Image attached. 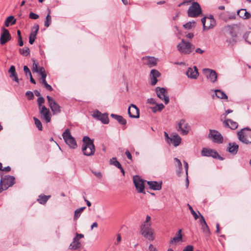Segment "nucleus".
Segmentation results:
<instances>
[{"label": "nucleus", "mask_w": 251, "mask_h": 251, "mask_svg": "<svg viewBox=\"0 0 251 251\" xmlns=\"http://www.w3.org/2000/svg\"><path fill=\"white\" fill-rule=\"evenodd\" d=\"M82 151L84 155L91 156L95 151V147L93 143V140L88 136H84L83 138V145Z\"/></svg>", "instance_id": "obj_1"}, {"label": "nucleus", "mask_w": 251, "mask_h": 251, "mask_svg": "<svg viewBox=\"0 0 251 251\" xmlns=\"http://www.w3.org/2000/svg\"><path fill=\"white\" fill-rule=\"evenodd\" d=\"M237 134L239 141L243 144L248 145L251 143V129L248 127L243 128Z\"/></svg>", "instance_id": "obj_2"}, {"label": "nucleus", "mask_w": 251, "mask_h": 251, "mask_svg": "<svg viewBox=\"0 0 251 251\" xmlns=\"http://www.w3.org/2000/svg\"><path fill=\"white\" fill-rule=\"evenodd\" d=\"M195 49V46L184 39L177 45V49L179 52L185 54H190Z\"/></svg>", "instance_id": "obj_3"}, {"label": "nucleus", "mask_w": 251, "mask_h": 251, "mask_svg": "<svg viewBox=\"0 0 251 251\" xmlns=\"http://www.w3.org/2000/svg\"><path fill=\"white\" fill-rule=\"evenodd\" d=\"M140 232L142 236L150 241H153L154 239L153 230L150 224L144 223L142 225L140 228Z\"/></svg>", "instance_id": "obj_4"}, {"label": "nucleus", "mask_w": 251, "mask_h": 251, "mask_svg": "<svg viewBox=\"0 0 251 251\" xmlns=\"http://www.w3.org/2000/svg\"><path fill=\"white\" fill-rule=\"evenodd\" d=\"M225 36L229 45L233 46L237 42V34L233 28L228 26L226 28Z\"/></svg>", "instance_id": "obj_5"}, {"label": "nucleus", "mask_w": 251, "mask_h": 251, "mask_svg": "<svg viewBox=\"0 0 251 251\" xmlns=\"http://www.w3.org/2000/svg\"><path fill=\"white\" fill-rule=\"evenodd\" d=\"M63 138L65 143L71 149H75L77 147L76 142L75 138L71 135L69 129H66L62 134Z\"/></svg>", "instance_id": "obj_6"}, {"label": "nucleus", "mask_w": 251, "mask_h": 251, "mask_svg": "<svg viewBox=\"0 0 251 251\" xmlns=\"http://www.w3.org/2000/svg\"><path fill=\"white\" fill-rule=\"evenodd\" d=\"M201 9L197 2H193L189 7L187 13L189 17H197L201 13Z\"/></svg>", "instance_id": "obj_7"}, {"label": "nucleus", "mask_w": 251, "mask_h": 251, "mask_svg": "<svg viewBox=\"0 0 251 251\" xmlns=\"http://www.w3.org/2000/svg\"><path fill=\"white\" fill-rule=\"evenodd\" d=\"M201 21L204 30L212 28L216 25V21L212 15L202 18L201 19Z\"/></svg>", "instance_id": "obj_8"}, {"label": "nucleus", "mask_w": 251, "mask_h": 251, "mask_svg": "<svg viewBox=\"0 0 251 251\" xmlns=\"http://www.w3.org/2000/svg\"><path fill=\"white\" fill-rule=\"evenodd\" d=\"M84 236L83 234L76 233L72 242L69 246V249L76 250L80 248L81 246V244L79 240L80 239L84 238Z\"/></svg>", "instance_id": "obj_9"}, {"label": "nucleus", "mask_w": 251, "mask_h": 251, "mask_svg": "<svg viewBox=\"0 0 251 251\" xmlns=\"http://www.w3.org/2000/svg\"><path fill=\"white\" fill-rule=\"evenodd\" d=\"M155 91L157 97L163 100L165 104L169 103V97L166 89L157 87L156 88Z\"/></svg>", "instance_id": "obj_10"}, {"label": "nucleus", "mask_w": 251, "mask_h": 251, "mask_svg": "<svg viewBox=\"0 0 251 251\" xmlns=\"http://www.w3.org/2000/svg\"><path fill=\"white\" fill-rule=\"evenodd\" d=\"M189 127V124L184 119L180 120L176 126L177 130L183 135H186L188 133Z\"/></svg>", "instance_id": "obj_11"}, {"label": "nucleus", "mask_w": 251, "mask_h": 251, "mask_svg": "<svg viewBox=\"0 0 251 251\" xmlns=\"http://www.w3.org/2000/svg\"><path fill=\"white\" fill-rule=\"evenodd\" d=\"M133 180L138 192L145 194L144 181L138 176H133Z\"/></svg>", "instance_id": "obj_12"}, {"label": "nucleus", "mask_w": 251, "mask_h": 251, "mask_svg": "<svg viewBox=\"0 0 251 251\" xmlns=\"http://www.w3.org/2000/svg\"><path fill=\"white\" fill-rule=\"evenodd\" d=\"M208 136L214 143L221 144L223 142V137L222 135L217 130L210 129Z\"/></svg>", "instance_id": "obj_13"}, {"label": "nucleus", "mask_w": 251, "mask_h": 251, "mask_svg": "<svg viewBox=\"0 0 251 251\" xmlns=\"http://www.w3.org/2000/svg\"><path fill=\"white\" fill-rule=\"evenodd\" d=\"M49 106L54 114L59 113L61 112V107L59 104L53 99L52 98L49 96H47Z\"/></svg>", "instance_id": "obj_14"}, {"label": "nucleus", "mask_w": 251, "mask_h": 251, "mask_svg": "<svg viewBox=\"0 0 251 251\" xmlns=\"http://www.w3.org/2000/svg\"><path fill=\"white\" fill-rule=\"evenodd\" d=\"M92 116L94 118L100 121L103 124H107L109 123L108 115L106 113L102 114L97 110L94 112Z\"/></svg>", "instance_id": "obj_15"}, {"label": "nucleus", "mask_w": 251, "mask_h": 251, "mask_svg": "<svg viewBox=\"0 0 251 251\" xmlns=\"http://www.w3.org/2000/svg\"><path fill=\"white\" fill-rule=\"evenodd\" d=\"M201 154L203 156L212 157L214 158L219 157L221 159H222V158L219 155L218 153L213 149L205 148H203L201 151Z\"/></svg>", "instance_id": "obj_16"}, {"label": "nucleus", "mask_w": 251, "mask_h": 251, "mask_svg": "<svg viewBox=\"0 0 251 251\" xmlns=\"http://www.w3.org/2000/svg\"><path fill=\"white\" fill-rule=\"evenodd\" d=\"M203 72L206 77L212 83H214L216 81L217 79V74L214 70L206 68L203 70Z\"/></svg>", "instance_id": "obj_17"}, {"label": "nucleus", "mask_w": 251, "mask_h": 251, "mask_svg": "<svg viewBox=\"0 0 251 251\" xmlns=\"http://www.w3.org/2000/svg\"><path fill=\"white\" fill-rule=\"evenodd\" d=\"M41 117L45 120L46 123H49L51 121V114L50 110L45 105H43L39 108Z\"/></svg>", "instance_id": "obj_18"}, {"label": "nucleus", "mask_w": 251, "mask_h": 251, "mask_svg": "<svg viewBox=\"0 0 251 251\" xmlns=\"http://www.w3.org/2000/svg\"><path fill=\"white\" fill-rule=\"evenodd\" d=\"M0 180H2V182L3 184V186H4V189H8L15 183V177L13 176H5Z\"/></svg>", "instance_id": "obj_19"}, {"label": "nucleus", "mask_w": 251, "mask_h": 251, "mask_svg": "<svg viewBox=\"0 0 251 251\" xmlns=\"http://www.w3.org/2000/svg\"><path fill=\"white\" fill-rule=\"evenodd\" d=\"M128 114L130 118H138L139 117V109L135 105L131 104L128 108Z\"/></svg>", "instance_id": "obj_20"}, {"label": "nucleus", "mask_w": 251, "mask_h": 251, "mask_svg": "<svg viewBox=\"0 0 251 251\" xmlns=\"http://www.w3.org/2000/svg\"><path fill=\"white\" fill-rule=\"evenodd\" d=\"M1 29L2 32L0 38V43L1 45H4L11 39V36L7 29L4 27H2Z\"/></svg>", "instance_id": "obj_21"}, {"label": "nucleus", "mask_w": 251, "mask_h": 251, "mask_svg": "<svg viewBox=\"0 0 251 251\" xmlns=\"http://www.w3.org/2000/svg\"><path fill=\"white\" fill-rule=\"evenodd\" d=\"M145 63L150 67L155 66L157 64L158 59L152 56H145L143 57Z\"/></svg>", "instance_id": "obj_22"}, {"label": "nucleus", "mask_w": 251, "mask_h": 251, "mask_svg": "<svg viewBox=\"0 0 251 251\" xmlns=\"http://www.w3.org/2000/svg\"><path fill=\"white\" fill-rule=\"evenodd\" d=\"M160 73L156 70H151L150 73L151 84L155 85L157 82V78L160 76Z\"/></svg>", "instance_id": "obj_23"}, {"label": "nucleus", "mask_w": 251, "mask_h": 251, "mask_svg": "<svg viewBox=\"0 0 251 251\" xmlns=\"http://www.w3.org/2000/svg\"><path fill=\"white\" fill-rule=\"evenodd\" d=\"M39 26L38 25H35L33 27L29 35V43L32 45L35 41L36 36L39 30Z\"/></svg>", "instance_id": "obj_24"}, {"label": "nucleus", "mask_w": 251, "mask_h": 251, "mask_svg": "<svg viewBox=\"0 0 251 251\" xmlns=\"http://www.w3.org/2000/svg\"><path fill=\"white\" fill-rule=\"evenodd\" d=\"M187 76L192 79H196L199 75V73L197 68L194 66L193 68H189L186 72Z\"/></svg>", "instance_id": "obj_25"}, {"label": "nucleus", "mask_w": 251, "mask_h": 251, "mask_svg": "<svg viewBox=\"0 0 251 251\" xmlns=\"http://www.w3.org/2000/svg\"><path fill=\"white\" fill-rule=\"evenodd\" d=\"M239 146L236 143H229L227 151L233 155H235L238 151Z\"/></svg>", "instance_id": "obj_26"}, {"label": "nucleus", "mask_w": 251, "mask_h": 251, "mask_svg": "<svg viewBox=\"0 0 251 251\" xmlns=\"http://www.w3.org/2000/svg\"><path fill=\"white\" fill-rule=\"evenodd\" d=\"M147 183L150 188L153 190H160L161 189L162 182H158L154 181H148Z\"/></svg>", "instance_id": "obj_27"}, {"label": "nucleus", "mask_w": 251, "mask_h": 251, "mask_svg": "<svg viewBox=\"0 0 251 251\" xmlns=\"http://www.w3.org/2000/svg\"><path fill=\"white\" fill-rule=\"evenodd\" d=\"M181 138L177 134L173 135L170 139V143H172L175 147L178 146L181 143Z\"/></svg>", "instance_id": "obj_28"}, {"label": "nucleus", "mask_w": 251, "mask_h": 251, "mask_svg": "<svg viewBox=\"0 0 251 251\" xmlns=\"http://www.w3.org/2000/svg\"><path fill=\"white\" fill-rule=\"evenodd\" d=\"M223 124L226 126L232 129H235L238 127L237 123L233 121L230 119H227L224 121Z\"/></svg>", "instance_id": "obj_29"}, {"label": "nucleus", "mask_w": 251, "mask_h": 251, "mask_svg": "<svg viewBox=\"0 0 251 251\" xmlns=\"http://www.w3.org/2000/svg\"><path fill=\"white\" fill-rule=\"evenodd\" d=\"M237 15L241 18L247 19L251 17V14L247 12L245 9H241L237 12Z\"/></svg>", "instance_id": "obj_30"}, {"label": "nucleus", "mask_w": 251, "mask_h": 251, "mask_svg": "<svg viewBox=\"0 0 251 251\" xmlns=\"http://www.w3.org/2000/svg\"><path fill=\"white\" fill-rule=\"evenodd\" d=\"M110 116L113 118L116 119L119 124L125 125L126 124V120L124 119L122 116L118 115L115 114H111Z\"/></svg>", "instance_id": "obj_31"}, {"label": "nucleus", "mask_w": 251, "mask_h": 251, "mask_svg": "<svg viewBox=\"0 0 251 251\" xmlns=\"http://www.w3.org/2000/svg\"><path fill=\"white\" fill-rule=\"evenodd\" d=\"M16 22V19H15L13 16H8L5 21L4 25L6 27H8L10 25L15 24Z\"/></svg>", "instance_id": "obj_32"}, {"label": "nucleus", "mask_w": 251, "mask_h": 251, "mask_svg": "<svg viewBox=\"0 0 251 251\" xmlns=\"http://www.w3.org/2000/svg\"><path fill=\"white\" fill-rule=\"evenodd\" d=\"M182 237L181 230L179 229L176 233V236L171 240L170 243L173 244L174 243H177L181 240Z\"/></svg>", "instance_id": "obj_33"}, {"label": "nucleus", "mask_w": 251, "mask_h": 251, "mask_svg": "<svg viewBox=\"0 0 251 251\" xmlns=\"http://www.w3.org/2000/svg\"><path fill=\"white\" fill-rule=\"evenodd\" d=\"M215 95L217 98L221 99H227V96L221 90H215Z\"/></svg>", "instance_id": "obj_34"}, {"label": "nucleus", "mask_w": 251, "mask_h": 251, "mask_svg": "<svg viewBox=\"0 0 251 251\" xmlns=\"http://www.w3.org/2000/svg\"><path fill=\"white\" fill-rule=\"evenodd\" d=\"M50 197V196L40 195L39 196V198L37 199V201L40 203L44 204L47 202Z\"/></svg>", "instance_id": "obj_35"}, {"label": "nucleus", "mask_w": 251, "mask_h": 251, "mask_svg": "<svg viewBox=\"0 0 251 251\" xmlns=\"http://www.w3.org/2000/svg\"><path fill=\"white\" fill-rule=\"evenodd\" d=\"M85 208V207H82L81 208L76 209L75 211L74 219L77 220L80 216L81 213Z\"/></svg>", "instance_id": "obj_36"}, {"label": "nucleus", "mask_w": 251, "mask_h": 251, "mask_svg": "<svg viewBox=\"0 0 251 251\" xmlns=\"http://www.w3.org/2000/svg\"><path fill=\"white\" fill-rule=\"evenodd\" d=\"M50 10L49 9V13L46 17L45 22V26L47 27H49L51 23V17L50 15Z\"/></svg>", "instance_id": "obj_37"}, {"label": "nucleus", "mask_w": 251, "mask_h": 251, "mask_svg": "<svg viewBox=\"0 0 251 251\" xmlns=\"http://www.w3.org/2000/svg\"><path fill=\"white\" fill-rule=\"evenodd\" d=\"M33 120L34 121L35 125L38 129V130L41 131L43 129L41 121L37 118L34 117Z\"/></svg>", "instance_id": "obj_38"}, {"label": "nucleus", "mask_w": 251, "mask_h": 251, "mask_svg": "<svg viewBox=\"0 0 251 251\" xmlns=\"http://www.w3.org/2000/svg\"><path fill=\"white\" fill-rule=\"evenodd\" d=\"M110 163L111 164H112L117 167L118 168H121V164L120 163V162L117 160L116 157H113L112 159L110 160Z\"/></svg>", "instance_id": "obj_39"}, {"label": "nucleus", "mask_w": 251, "mask_h": 251, "mask_svg": "<svg viewBox=\"0 0 251 251\" xmlns=\"http://www.w3.org/2000/svg\"><path fill=\"white\" fill-rule=\"evenodd\" d=\"M19 51L20 53L24 56H27L30 53V50L28 48L25 47L23 49H20Z\"/></svg>", "instance_id": "obj_40"}, {"label": "nucleus", "mask_w": 251, "mask_h": 251, "mask_svg": "<svg viewBox=\"0 0 251 251\" xmlns=\"http://www.w3.org/2000/svg\"><path fill=\"white\" fill-rule=\"evenodd\" d=\"M196 23L194 21L189 22L183 25V27L186 29H190L192 27L195 26Z\"/></svg>", "instance_id": "obj_41"}, {"label": "nucleus", "mask_w": 251, "mask_h": 251, "mask_svg": "<svg viewBox=\"0 0 251 251\" xmlns=\"http://www.w3.org/2000/svg\"><path fill=\"white\" fill-rule=\"evenodd\" d=\"M187 206L188 207L189 209L190 210L191 214L194 216V218L195 220H197L199 218L198 215L196 213V212L193 210L192 207L189 204H187Z\"/></svg>", "instance_id": "obj_42"}, {"label": "nucleus", "mask_w": 251, "mask_h": 251, "mask_svg": "<svg viewBox=\"0 0 251 251\" xmlns=\"http://www.w3.org/2000/svg\"><path fill=\"white\" fill-rule=\"evenodd\" d=\"M201 226V229L203 232L205 233V234H210V230L207 225V224H203Z\"/></svg>", "instance_id": "obj_43"}, {"label": "nucleus", "mask_w": 251, "mask_h": 251, "mask_svg": "<svg viewBox=\"0 0 251 251\" xmlns=\"http://www.w3.org/2000/svg\"><path fill=\"white\" fill-rule=\"evenodd\" d=\"M244 38L247 42L251 44V32H249L248 33H246L244 35Z\"/></svg>", "instance_id": "obj_44"}, {"label": "nucleus", "mask_w": 251, "mask_h": 251, "mask_svg": "<svg viewBox=\"0 0 251 251\" xmlns=\"http://www.w3.org/2000/svg\"><path fill=\"white\" fill-rule=\"evenodd\" d=\"M45 102V99L43 97H39L37 99V103L38 106L40 108H41L43 105H42V103H44Z\"/></svg>", "instance_id": "obj_45"}, {"label": "nucleus", "mask_w": 251, "mask_h": 251, "mask_svg": "<svg viewBox=\"0 0 251 251\" xmlns=\"http://www.w3.org/2000/svg\"><path fill=\"white\" fill-rule=\"evenodd\" d=\"M39 17L38 14L30 12L29 14V18L31 19L36 20Z\"/></svg>", "instance_id": "obj_46"}, {"label": "nucleus", "mask_w": 251, "mask_h": 251, "mask_svg": "<svg viewBox=\"0 0 251 251\" xmlns=\"http://www.w3.org/2000/svg\"><path fill=\"white\" fill-rule=\"evenodd\" d=\"M24 71L26 76H27L28 75L31 76V75H32L30 70L26 66H24Z\"/></svg>", "instance_id": "obj_47"}, {"label": "nucleus", "mask_w": 251, "mask_h": 251, "mask_svg": "<svg viewBox=\"0 0 251 251\" xmlns=\"http://www.w3.org/2000/svg\"><path fill=\"white\" fill-rule=\"evenodd\" d=\"M10 77L12 78L13 80L17 82H19V79L17 77V75L16 73L11 74L10 75Z\"/></svg>", "instance_id": "obj_48"}, {"label": "nucleus", "mask_w": 251, "mask_h": 251, "mask_svg": "<svg viewBox=\"0 0 251 251\" xmlns=\"http://www.w3.org/2000/svg\"><path fill=\"white\" fill-rule=\"evenodd\" d=\"M25 95L27 96L29 100H32L34 98L33 93L31 91H27L25 93Z\"/></svg>", "instance_id": "obj_49"}, {"label": "nucleus", "mask_w": 251, "mask_h": 251, "mask_svg": "<svg viewBox=\"0 0 251 251\" xmlns=\"http://www.w3.org/2000/svg\"><path fill=\"white\" fill-rule=\"evenodd\" d=\"M32 61H33L32 70L33 71L36 72L39 69L38 67V64L36 63L35 60L34 59H32Z\"/></svg>", "instance_id": "obj_50"}, {"label": "nucleus", "mask_w": 251, "mask_h": 251, "mask_svg": "<svg viewBox=\"0 0 251 251\" xmlns=\"http://www.w3.org/2000/svg\"><path fill=\"white\" fill-rule=\"evenodd\" d=\"M92 173L96 177H97L98 178H99L100 179L102 176V175L100 172H96V171H93Z\"/></svg>", "instance_id": "obj_51"}, {"label": "nucleus", "mask_w": 251, "mask_h": 251, "mask_svg": "<svg viewBox=\"0 0 251 251\" xmlns=\"http://www.w3.org/2000/svg\"><path fill=\"white\" fill-rule=\"evenodd\" d=\"M183 251H193V247L192 245H187L184 248Z\"/></svg>", "instance_id": "obj_52"}, {"label": "nucleus", "mask_w": 251, "mask_h": 251, "mask_svg": "<svg viewBox=\"0 0 251 251\" xmlns=\"http://www.w3.org/2000/svg\"><path fill=\"white\" fill-rule=\"evenodd\" d=\"M36 73H38L40 75H41L43 74V73H46V71L45 69L43 67H41L39 68Z\"/></svg>", "instance_id": "obj_53"}, {"label": "nucleus", "mask_w": 251, "mask_h": 251, "mask_svg": "<svg viewBox=\"0 0 251 251\" xmlns=\"http://www.w3.org/2000/svg\"><path fill=\"white\" fill-rule=\"evenodd\" d=\"M174 160L177 163V166L178 167L180 168V169H181L182 168V164H181V161H180L179 159H178V158H174Z\"/></svg>", "instance_id": "obj_54"}, {"label": "nucleus", "mask_w": 251, "mask_h": 251, "mask_svg": "<svg viewBox=\"0 0 251 251\" xmlns=\"http://www.w3.org/2000/svg\"><path fill=\"white\" fill-rule=\"evenodd\" d=\"M164 136L166 142L170 144V139H171V137H169L168 134L165 131L164 132Z\"/></svg>", "instance_id": "obj_55"}, {"label": "nucleus", "mask_w": 251, "mask_h": 251, "mask_svg": "<svg viewBox=\"0 0 251 251\" xmlns=\"http://www.w3.org/2000/svg\"><path fill=\"white\" fill-rule=\"evenodd\" d=\"M125 154L126 155V156H127V157L130 159V160H132V155H131V154L130 153V152L128 150H126V152H125Z\"/></svg>", "instance_id": "obj_56"}, {"label": "nucleus", "mask_w": 251, "mask_h": 251, "mask_svg": "<svg viewBox=\"0 0 251 251\" xmlns=\"http://www.w3.org/2000/svg\"><path fill=\"white\" fill-rule=\"evenodd\" d=\"M200 222L201 225L206 224L203 216L201 215V219Z\"/></svg>", "instance_id": "obj_57"}, {"label": "nucleus", "mask_w": 251, "mask_h": 251, "mask_svg": "<svg viewBox=\"0 0 251 251\" xmlns=\"http://www.w3.org/2000/svg\"><path fill=\"white\" fill-rule=\"evenodd\" d=\"M7 189H4V186H3V184L2 182V180L0 181V193H1L3 190H6Z\"/></svg>", "instance_id": "obj_58"}, {"label": "nucleus", "mask_w": 251, "mask_h": 251, "mask_svg": "<svg viewBox=\"0 0 251 251\" xmlns=\"http://www.w3.org/2000/svg\"><path fill=\"white\" fill-rule=\"evenodd\" d=\"M10 74L15 73L16 72L15 68L14 66H11L8 71Z\"/></svg>", "instance_id": "obj_59"}, {"label": "nucleus", "mask_w": 251, "mask_h": 251, "mask_svg": "<svg viewBox=\"0 0 251 251\" xmlns=\"http://www.w3.org/2000/svg\"><path fill=\"white\" fill-rule=\"evenodd\" d=\"M156 106H157V109L158 111H161L164 108V106L162 103L157 104Z\"/></svg>", "instance_id": "obj_60"}, {"label": "nucleus", "mask_w": 251, "mask_h": 251, "mask_svg": "<svg viewBox=\"0 0 251 251\" xmlns=\"http://www.w3.org/2000/svg\"><path fill=\"white\" fill-rule=\"evenodd\" d=\"M147 101L148 103L150 104H155L156 103L155 100L153 98L148 99Z\"/></svg>", "instance_id": "obj_61"}, {"label": "nucleus", "mask_w": 251, "mask_h": 251, "mask_svg": "<svg viewBox=\"0 0 251 251\" xmlns=\"http://www.w3.org/2000/svg\"><path fill=\"white\" fill-rule=\"evenodd\" d=\"M149 250V251H157L156 249L152 244L150 245Z\"/></svg>", "instance_id": "obj_62"}, {"label": "nucleus", "mask_w": 251, "mask_h": 251, "mask_svg": "<svg viewBox=\"0 0 251 251\" xmlns=\"http://www.w3.org/2000/svg\"><path fill=\"white\" fill-rule=\"evenodd\" d=\"M44 87L46 88L47 90H48L50 91H51L52 90V87L50 85L48 84V83L45 84L44 85Z\"/></svg>", "instance_id": "obj_63"}, {"label": "nucleus", "mask_w": 251, "mask_h": 251, "mask_svg": "<svg viewBox=\"0 0 251 251\" xmlns=\"http://www.w3.org/2000/svg\"><path fill=\"white\" fill-rule=\"evenodd\" d=\"M196 52L200 54H202L204 52V50H202L200 48H197L195 50Z\"/></svg>", "instance_id": "obj_64"}]
</instances>
